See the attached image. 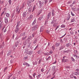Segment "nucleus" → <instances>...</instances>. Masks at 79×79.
<instances>
[{"instance_id": "obj_1", "label": "nucleus", "mask_w": 79, "mask_h": 79, "mask_svg": "<svg viewBox=\"0 0 79 79\" xmlns=\"http://www.w3.org/2000/svg\"><path fill=\"white\" fill-rule=\"evenodd\" d=\"M52 20H52L51 23V24H53V27H56L57 24V23H56V20H55L54 17H52Z\"/></svg>"}, {"instance_id": "obj_2", "label": "nucleus", "mask_w": 79, "mask_h": 79, "mask_svg": "<svg viewBox=\"0 0 79 79\" xmlns=\"http://www.w3.org/2000/svg\"><path fill=\"white\" fill-rule=\"evenodd\" d=\"M39 27V26L38 24L35 25L32 28V31H35V30H37V29H38Z\"/></svg>"}, {"instance_id": "obj_3", "label": "nucleus", "mask_w": 79, "mask_h": 79, "mask_svg": "<svg viewBox=\"0 0 79 79\" xmlns=\"http://www.w3.org/2000/svg\"><path fill=\"white\" fill-rule=\"evenodd\" d=\"M38 0L39 1H38V2L39 3V8H42V6H44V2H41V1H40V0Z\"/></svg>"}, {"instance_id": "obj_4", "label": "nucleus", "mask_w": 79, "mask_h": 79, "mask_svg": "<svg viewBox=\"0 0 79 79\" xmlns=\"http://www.w3.org/2000/svg\"><path fill=\"white\" fill-rule=\"evenodd\" d=\"M27 11H26L25 12H24L23 14V17L24 18H25V17H26V18H27V17H28V16L29 15V13L27 14Z\"/></svg>"}, {"instance_id": "obj_5", "label": "nucleus", "mask_w": 79, "mask_h": 79, "mask_svg": "<svg viewBox=\"0 0 79 79\" xmlns=\"http://www.w3.org/2000/svg\"><path fill=\"white\" fill-rule=\"evenodd\" d=\"M20 30V28H19V27H15V33H18V31H19Z\"/></svg>"}, {"instance_id": "obj_6", "label": "nucleus", "mask_w": 79, "mask_h": 79, "mask_svg": "<svg viewBox=\"0 0 79 79\" xmlns=\"http://www.w3.org/2000/svg\"><path fill=\"white\" fill-rule=\"evenodd\" d=\"M42 19L44 20H45V17H44V15H42L40 17L38 18V20L39 21H41Z\"/></svg>"}, {"instance_id": "obj_7", "label": "nucleus", "mask_w": 79, "mask_h": 79, "mask_svg": "<svg viewBox=\"0 0 79 79\" xmlns=\"http://www.w3.org/2000/svg\"><path fill=\"white\" fill-rule=\"evenodd\" d=\"M33 3V2H31V1H28L27 2V4L28 5V6H31L32 5V4Z\"/></svg>"}, {"instance_id": "obj_8", "label": "nucleus", "mask_w": 79, "mask_h": 79, "mask_svg": "<svg viewBox=\"0 0 79 79\" xmlns=\"http://www.w3.org/2000/svg\"><path fill=\"white\" fill-rule=\"evenodd\" d=\"M52 15V14H51V12H49L48 14V15L47 16V19H50V17Z\"/></svg>"}, {"instance_id": "obj_9", "label": "nucleus", "mask_w": 79, "mask_h": 79, "mask_svg": "<svg viewBox=\"0 0 79 79\" xmlns=\"http://www.w3.org/2000/svg\"><path fill=\"white\" fill-rule=\"evenodd\" d=\"M5 23L6 24H7L8 23V18L6 17H5L4 18Z\"/></svg>"}, {"instance_id": "obj_10", "label": "nucleus", "mask_w": 79, "mask_h": 79, "mask_svg": "<svg viewBox=\"0 0 79 79\" xmlns=\"http://www.w3.org/2000/svg\"><path fill=\"white\" fill-rule=\"evenodd\" d=\"M23 65H24V66H27L29 67L30 66V64L27 63H26V62H24L23 64Z\"/></svg>"}, {"instance_id": "obj_11", "label": "nucleus", "mask_w": 79, "mask_h": 79, "mask_svg": "<svg viewBox=\"0 0 79 79\" xmlns=\"http://www.w3.org/2000/svg\"><path fill=\"white\" fill-rule=\"evenodd\" d=\"M42 11V9H41L40 10H39L38 12L37 13V14L36 15L37 16H39L40 15V14L41 13Z\"/></svg>"}, {"instance_id": "obj_12", "label": "nucleus", "mask_w": 79, "mask_h": 79, "mask_svg": "<svg viewBox=\"0 0 79 79\" xmlns=\"http://www.w3.org/2000/svg\"><path fill=\"white\" fill-rule=\"evenodd\" d=\"M44 29H45V27L44 26H42L40 27V32H42L43 31H44Z\"/></svg>"}, {"instance_id": "obj_13", "label": "nucleus", "mask_w": 79, "mask_h": 79, "mask_svg": "<svg viewBox=\"0 0 79 79\" xmlns=\"http://www.w3.org/2000/svg\"><path fill=\"white\" fill-rule=\"evenodd\" d=\"M33 53V51H28L27 52V54H28V55H32Z\"/></svg>"}, {"instance_id": "obj_14", "label": "nucleus", "mask_w": 79, "mask_h": 79, "mask_svg": "<svg viewBox=\"0 0 79 79\" xmlns=\"http://www.w3.org/2000/svg\"><path fill=\"white\" fill-rule=\"evenodd\" d=\"M52 16H55V11L54 9H53L52 11Z\"/></svg>"}, {"instance_id": "obj_15", "label": "nucleus", "mask_w": 79, "mask_h": 79, "mask_svg": "<svg viewBox=\"0 0 79 79\" xmlns=\"http://www.w3.org/2000/svg\"><path fill=\"white\" fill-rule=\"evenodd\" d=\"M19 8L18 6H17L16 8V12H17V13H19V11H18L19 10Z\"/></svg>"}, {"instance_id": "obj_16", "label": "nucleus", "mask_w": 79, "mask_h": 79, "mask_svg": "<svg viewBox=\"0 0 79 79\" xmlns=\"http://www.w3.org/2000/svg\"><path fill=\"white\" fill-rule=\"evenodd\" d=\"M19 41H17L15 42V46L16 47H17V46L19 45Z\"/></svg>"}, {"instance_id": "obj_17", "label": "nucleus", "mask_w": 79, "mask_h": 79, "mask_svg": "<svg viewBox=\"0 0 79 79\" xmlns=\"http://www.w3.org/2000/svg\"><path fill=\"white\" fill-rule=\"evenodd\" d=\"M36 19H35L34 20L33 22L32 23V26H34V25H35V24L36 23Z\"/></svg>"}, {"instance_id": "obj_18", "label": "nucleus", "mask_w": 79, "mask_h": 79, "mask_svg": "<svg viewBox=\"0 0 79 79\" xmlns=\"http://www.w3.org/2000/svg\"><path fill=\"white\" fill-rule=\"evenodd\" d=\"M28 39H27V40H24V42L23 43V45H25V46H26V45H27V40H28Z\"/></svg>"}, {"instance_id": "obj_19", "label": "nucleus", "mask_w": 79, "mask_h": 79, "mask_svg": "<svg viewBox=\"0 0 79 79\" xmlns=\"http://www.w3.org/2000/svg\"><path fill=\"white\" fill-rule=\"evenodd\" d=\"M28 11L27 12V13H31V11H32V8L29 7L28 9Z\"/></svg>"}, {"instance_id": "obj_20", "label": "nucleus", "mask_w": 79, "mask_h": 79, "mask_svg": "<svg viewBox=\"0 0 79 79\" xmlns=\"http://www.w3.org/2000/svg\"><path fill=\"white\" fill-rule=\"evenodd\" d=\"M26 32L25 31L24 32L22 33L21 34V36H25V35H26Z\"/></svg>"}, {"instance_id": "obj_21", "label": "nucleus", "mask_w": 79, "mask_h": 79, "mask_svg": "<svg viewBox=\"0 0 79 79\" xmlns=\"http://www.w3.org/2000/svg\"><path fill=\"white\" fill-rule=\"evenodd\" d=\"M69 60L68 59H62V62H64V63H65V62H68Z\"/></svg>"}, {"instance_id": "obj_22", "label": "nucleus", "mask_w": 79, "mask_h": 79, "mask_svg": "<svg viewBox=\"0 0 79 79\" xmlns=\"http://www.w3.org/2000/svg\"><path fill=\"white\" fill-rule=\"evenodd\" d=\"M19 26H20V21H18L17 23V25L16 27H19Z\"/></svg>"}, {"instance_id": "obj_23", "label": "nucleus", "mask_w": 79, "mask_h": 79, "mask_svg": "<svg viewBox=\"0 0 79 79\" xmlns=\"http://www.w3.org/2000/svg\"><path fill=\"white\" fill-rule=\"evenodd\" d=\"M37 39H34V40L33 41V44H35L37 43Z\"/></svg>"}, {"instance_id": "obj_24", "label": "nucleus", "mask_w": 79, "mask_h": 79, "mask_svg": "<svg viewBox=\"0 0 79 79\" xmlns=\"http://www.w3.org/2000/svg\"><path fill=\"white\" fill-rule=\"evenodd\" d=\"M27 38V36H25L24 37H23L22 38V40H24L26 39Z\"/></svg>"}, {"instance_id": "obj_25", "label": "nucleus", "mask_w": 79, "mask_h": 79, "mask_svg": "<svg viewBox=\"0 0 79 79\" xmlns=\"http://www.w3.org/2000/svg\"><path fill=\"white\" fill-rule=\"evenodd\" d=\"M65 27H66V26L64 24H62L61 26V28H65Z\"/></svg>"}, {"instance_id": "obj_26", "label": "nucleus", "mask_w": 79, "mask_h": 79, "mask_svg": "<svg viewBox=\"0 0 79 79\" xmlns=\"http://www.w3.org/2000/svg\"><path fill=\"white\" fill-rule=\"evenodd\" d=\"M51 59V56H49L48 58H47L46 59V61H48L49 60H50Z\"/></svg>"}, {"instance_id": "obj_27", "label": "nucleus", "mask_w": 79, "mask_h": 79, "mask_svg": "<svg viewBox=\"0 0 79 79\" xmlns=\"http://www.w3.org/2000/svg\"><path fill=\"white\" fill-rule=\"evenodd\" d=\"M44 55H45L46 56H48L50 55L49 52H48L44 53Z\"/></svg>"}, {"instance_id": "obj_28", "label": "nucleus", "mask_w": 79, "mask_h": 79, "mask_svg": "<svg viewBox=\"0 0 79 79\" xmlns=\"http://www.w3.org/2000/svg\"><path fill=\"white\" fill-rule=\"evenodd\" d=\"M33 18V16L32 15H30V17H29L28 19H32Z\"/></svg>"}, {"instance_id": "obj_29", "label": "nucleus", "mask_w": 79, "mask_h": 79, "mask_svg": "<svg viewBox=\"0 0 79 79\" xmlns=\"http://www.w3.org/2000/svg\"><path fill=\"white\" fill-rule=\"evenodd\" d=\"M37 53L38 54H41V53H42V50H39L37 52Z\"/></svg>"}, {"instance_id": "obj_30", "label": "nucleus", "mask_w": 79, "mask_h": 79, "mask_svg": "<svg viewBox=\"0 0 79 79\" xmlns=\"http://www.w3.org/2000/svg\"><path fill=\"white\" fill-rule=\"evenodd\" d=\"M71 60L72 61H75L76 60H75V59H74V58H73V57H71Z\"/></svg>"}, {"instance_id": "obj_31", "label": "nucleus", "mask_w": 79, "mask_h": 79, "mask_svg": "<svg viewBox=\"0 0 79 79\" xmlns=\"http://www.w3.org/2000/svg\"><path fill=\"white\" fill-rule=\"evenodd\" d=\"M69 19H70V15H69L67 17V18H66V19L67 20V21H68V20H69Z\"/></svg>"}, {"instance_id": "obj_32", "label": "nucleus", "mask_w": 79, "mask_h": 79, "mask_svg": "<svg viewBox=\"0 0 79 79\" xmlns=\"http://www.w3.org/2000/svg\"><path fill=\"white\" fill-rule=\"evenodd\" d=\"M43 61V60H42V59H40L38 62V64H40V63H41V62H42V61Z\"/></svg>"}, {"instance_id": "obj_33", "label": "nucleus", "mask_w": 79, "mask_h": 79, "mask_svg": "<svg viewBox=\"0 0 79 79\" xmlns=\"http://www.w3.org/2000/svg\"><path fill=\"white\" fill-rule=\"evenodd\" d=\"M6 17L8 18H9V17H10V15L9 13H6Z\"/></svg>"}, {"instance_id": "obj_34", "label": "nucleus", "mask_w": 79, "mask_h": 79, "mask_svg": "<svg viewBox=\"0 0 79 79\" xmlns=\"http://www.w3.org/2000/svg\"><path fill=\"white\" fill-rule=\"evenodd\" d=\"M33 64H34V65H35V64H37V61H33Z\"/></svg>"}, {"instance_id": "obj_35", "label": "nucleus", "mask_w": 79, "mask_h": 79, "mask_svg": "<svg viewBox=\"0 0 79 79\" xmlns=\"http://www.w3.org/2000/svg\"><path fill=\"white\" fill-rule=\"evenodd\" d=\"M71 8L74 11H76L77 10V9H76V8H73V7H72Z\"/></svg>"}, {"instance_id": "obj_36", "label": "nucleus", "mask_w": 79, "mask_h": 79, "mask_svg": "<svg viewBox=\"0 0 79 79\" xmlns=\"http://www.w3.org/2000/svg\"><path fill=\"white\" fill-rule=\"evenodd\" d=\"M70 45H71V44H69V43H68L66 44V47H69Z\"/></svg>"}, {"instance_id": "obj_37", "label": "nucleus", "mask_w": 79, "mask_h": 79, "mask_svg": "<svg viewBox=\"0 0 79 79\" xmlns=\"http://www.w3.org/2000/svg\"><path fill=\"white\" fill-rule=\"evenodd\" d=\"M60 45V43H58L56 44L55 46H56V47H58V46H59V45Z\"/></svg>"}, {"instance_id": "obj_38", "label": "nucleus", "mask_w": 79, "mask_h": 79, "mask_svg": "<svg viewBox=\"0 0 79 79\" xmlns=\"http://www.w3.org/2000/svg\"><path fill=\"white\" fill-rule=\"evenodd\" d=\"M53 51H52V50H50L49 52V55H52V53H53Z\"/></svg>"}, {"instance_id": "obj_39", "label": "nucleus", "mask_w": 79, "mask_h": 79, "mask_svg": "<svg viewBox=\"0 0 79 79\" xmlns=\"http://www.w3.org/2000/svg\"><path fill=\"white\" fill-rule=\"evenodd\" d=\"M74 75H76V76H77V75H79V73L77 72H74Z\"/></svg>"}, {"instance_id": "obj_40", "label": "nucleus", "mask_w": 79, "mask_h": 79, "mask_svg": "<svg viewBox=\"0 0 79 79\" xmlns=\"http://www.w3.org/2000/svg\"><path fill=\"white\" fill-rule=\"evenodd\" d=\"M70 77L71 78H73V77H74V74L73 73H72L70 75Z\"/></svg>"}, {"instance_id": "obj_41", "label": "nucleus", "mask_w": 79, "mask_h": 79, "mask_svg": "<svg viewBox=\"0 0 79 79\" xmlns=\"http://www.w3.org/2000/svg\"><path fill=\"white\" fill-rule=\"evenodd\" d=\"M52 71H55V66H53L52 67Z\"/></svg>"}, {"instance_id": "obj_42", "label": "nucleus", "mask_w": 79, "mask_h": 79, "mask_svg": "<svg viewBox=\"0 0 79 79\" xmlns=\"http://www.w3.org/2000/svg\"><path fill=\"white\" fill-rule=\"evenodd\" d=\"M64 40L66 42H67V38H64Z\"/></svg>"}, {"instance_id": "obj_43", "label": "nucleus", "mask_w": 79, "mask_h": 79, "mask_svg": "<svg viewBox=\"0 0 79 79\" xmlns=\"http://www.w3.org/2000/svg\"><path fill=\"white\" fill-rule=\"evenodd\" d=\"M39 48V45H37L36 47H35V48L34 49V50H35L36 49H37Z\"/></svg>"}, {"instance_id": "obj_44", "label": "nucleus", "mask_w": 79, "mask_h": 79, "mask_svg": "<svg viewBox=\"0 0 79 79\" xmlns=\"http://www.w3.org/2000/svg\"><path fill=\"white\" fill-rule=\"evenodd\" d=\"M75 21V19H73L71 21V23H73V22H74Z\"/></svg>"}, {"instance_id": "obj_45", "label": "nucleus", "mask_w": 79, "mask_h": 79, "mask_svg": "<svg viewBox=\"0 0 79 79\" xmlns=\"http://www.w3.org/2000/svg\"><path fill=\"white\" fill-rule=\"evenodd\" d=\"M2 27H3V24L1 23H0V29H2Z\"/></svg>"}, {"instance_id": "obj_46", "label": "nucleus", "mask_w": 79, "mask_h": 79, "mask_svg": "<svg viewBox=\"0 0 79 79\" xmlns=\"http://www.w3.org/2000/svg\"><path fill=\"white\" fill-rule=\"evenodd\" d=\"M36 9V6H34L33 9V11H34V10H35Z\"/></svg>"}, {"instance_id": "obj_47", "label": "nucleus", "mask_w": 79, "mask_h": 79, "mask_svg": "<svg viewBox=\"0 0 79 79\" xmlns=\"http://www.w3.org/2000/svg\"><path fill=\"white\" fill-rule=\"evenodd\" d=\"M36 75V73H34L33 75L32 76H33V77H34V78H35V75Z\"/></svg>"}, {"instance_id": "obj_48", "label": "nucleus", "mask_w": 79, "mask_h": 79, "mask_svg": "<svg viewBox=\"0 0 79 79\" xmlns=\"http://www.w3.org/2000/svg\"><path fill=\"white\" fill-rule=\"evenodd\" d=\"M8 2L9 5L11 4V0H9Z\"/></svg>"}, {"instance_id": "obj_49", "label": "nucleus", "mask_w": 79, "mask_h": 79, "mask_svg": "<svg viewBox=\"0 0 79 79\" xmlns=\"http://www.w3.org/2000/svg\"><path fill=\"white\" fill-rule=\"evenodd\" d=\"M64 48V47H63V46H62L60 48L59 50H62V49H63Z\"/></svg>"}, {"instance_id": "obj_50", "label": "nucleus", "mask_w": 79, "mask_h": 79, "mask_svg": "<svg viewBox=\"0 0 79 79\" xmlns=\"http://www.w3.org/2000/svg\"><path fill=\"white\" fill-rule=\"evenodd\" d=\"M59 27H60V25L57 26V27L56 28L55 31H56V30L57 29H58V28H59Z\"/></svg>"}, {"instance_id": "obj_51", "label": "nucleus", "mask_w": 79, "mask_h": 79, "mask_svg": "<svg viewBox=\"0 0 79 79\" xmlns=\"http://www.w3.org/2000/svg\"><path fill=\"white\" fill-rule=\"evenodd\" d=\"M48 19L46 20L45 21V24H47V23H48Z\"/></svg>"}, {"instance_id": "obj_52", "label": "nucleus", "mask_w": 79, "mask_h": 79, "mask_svg": "<svg viewBox=\"0 0 79 79\" xmlns=\"http://www.w3.org/2000/svg\"><path fill=\"white\" fill-rule=\"evenodd\" d=\"M28 58V57L27 56H26V57H25L23 58V60H27Z\"/></svg>"}, {"instance_id": "obj_53", "label": "nucleus", "mask_w": 79, "mask_h": 79, "mask_svg": "<svg viewBox=\"0 0 79 79\" xmlns=\"http://www.w3.org/2000/svg\"><path fill=\"white\" fill-rule=\"evenodd\" d=\"M52 49L53 50H55V46H52Z\"/></svg>"}, {"instance_id": "obj_54", "label": "nucleus", "mask_w": 79, "mask_h": 79, "mask_svg": "<svg viewBox=\"0 0 79 79\" xmlns=\"http://www.w3.org/2000/svg\"><path fill=\"white\" fill-rule=\"evenodd\" d=\"M48 2V0H45L44 2V4L46 5V3H47Z\"/></svg>"}, {"instance_id": "obj_55", "label": "nucleus", "mask_w": 79, "mask_h": 79, "mask_svg": "<svg viewBox=\"0 0 79 79\" xmlns=\"http://www.w3.org/2000/svg\"><path fill=\"white\" fill-rule=\"evenodd\" d=\"M71 14L72 15V16H75V15H74V13H73V12L71 11Z\"/></svg>"}, {"instance_id": "obj_56", "label": "nucleus", "mask_w": 79, "mask_h": 79, "mask_svg": "<svg viewBox=\"0 0 79 79\" xmlns=\"http://www.w3.org/2000/svg\"><path fill=\"white\" fill-rule=\"evenodd\" d=\"M3 1L0 0V4H3Z\"/></svg>"}, {"instance_id": "obj_57", "label": "nucleus", "mask_w": 79, "mask_h": 79, "mask_svg": "<svg viewBox=\"0 0 79 79\" xmlns=\"http://www.w3.org/2000/svg\"><path fill=\"white\" fill-rule=\"evenodd\" d=\"M41 76V74H39V75H38V79H39L40 77Z\"/></svg>"}, {"instance_id": "obj_58", "label": "nucleus", "mask_w": 79, "mask_h": 79, "mask_svg": "<svg viewBox=\"0 0 79 79\" xmlns=\"http://www.w3.org/2000/svg\"><path fill=\"white\" fill-rule=\"evenodd\" d=\"M30 78L31 79H33V78H32V76H31V75H29V76Z\"/></svg>"}, {"instance_id": "obj_59", "label": "nucleus", "mask_w": 79, "mask_h": 79, "mask_svg": "<svg viewBox=\"0 0 79 79\" xmlns=\"http://www.w3.org/2000/svg\"><path fill=\"white\" fill-rule=\"evenodd\" d=\"M41 72H42V73H43L44 71V69L42 68L41 70Z\"/></svg>"}, {"instance_id": "obj_60", "label": "nucleus", "mask_w": 79, "mask_h": 79, "mask_svg": "<svg viewBox=\"0 0 79 79\" xmlns=\"http://www.w3.org/2000/svg\"><path fill=\"white\" fill-rule=\"evenodd\" d=\"M6 28L3 31V32L4 33H5V32H6Z\"/></svg>"}, {"instance_id": "obj_61", "label": "nucleus", "mask_w": 79, "mask_h": 79, "mask_svg": "<svg viewBox=\"0 0 79 79\" xmlns=\"http://www.w3.org/2000/svg\"><path fill=\"white\" fill-rule=\"evenodd\" d=\"M25 6L24 3H23L22 5V9H23V7L24 6Z\"/></svg>"}, {"instance_id": "obj_62", "label": "nucleus", "mask_w": 79, "mask_h": 79, "mask_svg": "<svg viewBox=\"0 0 79 79\" xmlns=\"http://www.w3.org/2000/svg\"><path fill=\"white\" fill-rule=\"evenodd\" d=\"M76 71H77V72H79V69H77L75 70Z\"/></svg>"}, {"instance_id": "obj_63", "label": "nucleus", "mask_w": 79, "mask_h": 79, "mask_svg": "<svg viewBox=\"0 0 79 79\" xmlns=\"http://www.w3.org/2000/svg\"><path fill=\"white\" fill-rule=\"evenodd\" d=\"M35 33H33L32 34V37H34V35H35Z\"/></svg>"}, {"instance_id": "obj_64", "label": "nucleus", "mask_w": 79, "mask_h": 79, "mask_svg": "<svg viewBox=\"0 0 79 79\" xmlns=\"http://www.w3.org/2000/svg\"><path fill=\"white\" fill-rule=\"evenodd\" d=\"M11 55V52H9L7 54V56H9V55Z\"/></svg>"}]
</instances>
